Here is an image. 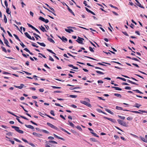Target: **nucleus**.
<instances>
[{
	"instance_id": "6e6552de",
	"label": "nucleus",
	"mask_w": 147,
	"mask_h": 147,
	"mask_svg": "<svg viewBox=\"0 0 147 147\" xmlns=\"http://www.w3.org/2000/svg\"><path fill=\"white\" fill-rule=\"evenodd\" d=\"M25 126L26 127L29 128L31 129H34V127L31 125H27L26 124H25Z\"/></svg>"
},
{
	"instance_id": "79ce46f5",
	"label": "nucleus",
	"mask_w": 147,
	"mask_h": 147,
	"mask_svg": "<svg viewBox=\"0 0 147 147\" xmlns=\"http://www.w3.org/2000/svg\"><path fill=\"white\" fill-rule=\"evenodd\" d=\"M32 46L33 47H36V48H38V46H36L35 45V43L34 42H32Z\"/></svg>"
},
{
	"instance_id": "412c9836",
	"label": "nucleus",
	"mask_w": 147,
	"mask_h": 147,
	"mask_svg": "<svg viewBox=\"0 0 147 147\" xmlns=\"http://www.w3.org/2000/svg\"><path fill=\"white\" fill-rule=\"evenodd\" d=\"M25 35L29 39H31V36L28 34L27 32H26L24 33Z\"/></svg>"
},
{
	"instance_id": "a19ab883",
	"label": "nucleus",
	"mask_w": 147,
	"mask_h": 147,
	"mask_svg": "<svg viewBox=\"0 0 147 147\" xmlns=\"http://www.w3.org/2000/svg\"><path fill=\"white\" fill-rule=\"evenodd\" d=\"M84 56L85 57H87V58H89L90 59H92V60H97L95 59H94V58H93L92 57H89V56Z\"/></svg>"
},
{
	"instance_id": "09e8293b",
	"label": "nucleus",
	"mask_w": 147,
	"mask_h": 147,
	"mask_svg": "<svg viewBox=\"0 0 147 147\" xmlns=\"http://www.w3.org/2000/svg\"><path fill=\"white\" fill-rule=\"evenodd\" d=\"M70 96L72 98H76L77 97V96L74 95H70Z\"/></svg>"
},
{
	"instance_id": "69168bd1",
	"label": "nucleus",
	"mask_w": 147,
	"mask_h": 147,
	"mask_svg": "<svg viewBox=\"0 0 147 147\" xmlns=\"http://www.w3.org/2000/svg\"><path fill=\"white\" fill-rule=\"evenodd\" d=\"M125 89L127 90H131V88L129 86H126L125 88Z\"/></svg>"
},
{
	"instance_id": "f03ea898",
	"label": "nucleus",
	"mask_w": 147,
	"mask_h": 147,
	"mask_svg": "<svg viewBox=\"0 0 147 147\" xmlns=\"http://www.w3.org/2000/svg\"><path fill=\"white\" fill-rule=\"evenodd\" d=\"M117 121L118 122V123L121 125L125 127L127 126V124L125 122L119 119H118Z\"/></svg>"
},
{
	"instance_id": "f8f14e48",
	"label": "nucleus",
	"mask_w": 147,
	"mask_h": 147,
	"mask_svg": "<svg viewBox=\"0 0 147 147\" xmlns=\"http://www.w3.org/2000/svg\"><path fill=\"white\" fill-rule=\"evenodd\" d=\"M65 4L67 7V9L68 10V11H69V12H70L71 13L73 14L74 15V12L72 11V10L71 9H70L69 8V7L65 3Z\"/></svg>"
},
{
	"instance_id": "aec40b11",
	"label": "nucleus",
	"mask_w": 147,
	"mask_h": 147,
	"mask_svg": "<svg viewBox=\"0 0 147 147\" xmlns=\"http://www.w3.org/2000/svg\"><path fill=\"white\" fill-rule=\"evenodd\" d=\"M4 43L6 45V46L8 47H10L8 45L9 42L7 40L4 41Z\"/></svg>"
},
{
	"instance_id": "ddd939ff",
	"label": "nucleus",
	"mask_w": 147,
	"mask_h": 147,
	"mask_svg": "<svg viewBox=\"0 0 147 147\" xmlns=\"http://www.w3.org/2000/svg\"><path fill=\"white\" fill-rule=\"evenodd\" d=\"M127 82H129L132 84L136 85H138V84L136 83L135 82H133L129 80H127Z\"/></svg>"
},
{
	"instance_id": "f257e3e1",
	"label": "nucleus",
	"mask_w": 147,
	"mask_h": 147,
	"mask_svg": "<svg viewBox=\"0 0 147 147\" xmlns=\"http://www.w3.org/2000/svg\"><path fill=\"white\" fill-rule=\"evenodd\" d=\"M11 127L13 128H14L15 130L18 132L22 134L24 133V131L22 130H20L19 129V127H18L12 126Z\"/></svg>"
},
{
	"instance_id": "e433bc0d",
	"label": "nucleus",
	"mask_w": 147,
	"mask_h": 147,
	"mask_svg": "<svg viewBox=\"0 0 147 147\" xmlns=\"http://www.w3.org/2000/svg\"><path fill=\"white\" fill-rule=\"evenodd\" d=\"M109 5L111 7H113V8H114L115 9H118V8L117 7H115V6H113V5H112V4H109Z\"/></svg>"
},
{
	"instance_id": "1a4fd4ad",
	"label": "nucleus",
	"mask_w": 147,
	"mask_h": 147,
	"mask_svg": "<svg viewBox=\"0 0 147 147\" xmlns=\"http://www.w3.org/2000/svg\"><path fill=\"white\" fill-rule=\"evenodd\" d=\"M24 85L23 84H20V86H17L16 85H14V86L16 88H18L20 89H22L24 86Z\"/></svg>"
},
{
	"instance_id": "4be33fe9",
	"label": "nucleus",
	"mask_w": 147,
	"mask_h": 147,
	"mask_svg": "<svg viewBox=\"0 0 147 147\" xmlns=\"http://www.w3.org/2000/svg\"><path fill=\"white\" fill-rule=\"evenodd\" d=\"M47 39L49 41H50L51 42L53 43H55V41L51 38H50L49 37H48L47 38Z\"/></svg>"
},
{
	"instance_id": "49530a36",
	"label": "nucleus",
	"mask_w": 147,
	"mask_h": 147,
	"mask_svg": "<svg viewBox=\"0 0 147 147\" xmlns=\"http://www.w3.org/2000/svg\"><path fill=\"white\" fill-rule=\"evenodd\" d=\"M13 140H15V141H16L17 142H20V143H21L22 142L21 141H20V140H19L17 138H13Z\"/></svg>"
},
{
	"instance_id": "bf43d9fd",
	"label": "nucleus",
	"mask_w": 147,
	"mask_h": 147,
	"mask_svg": "<svg viewBox=\"0 0 147 147\" xmlns=\"http://www.w3.org/2000/svg\"><path fill=\"white\" fill-rule=\"evenodd\" d=\"M22 140L24 142L28 144V142L26 140L24 139L23 138H22Z\"/></svg>"
},
{
	"instance_id": "3c124183",
	"label": "nucleus",
	"mask_w": 147,
	"mask_h": 147,
	"mask_svg": "<svg viewBox=\"0 0 147 147\" xmlns=\"http://www.w3.org/2000/svg\"><path fill=\"white\" fill-rule=\"evenodd\" d=\"M131 59L132 60L140 62V61H139V60L138 59H137L136 58H135L134 57H133V58H132Z\"/></svg>"
},
{
	"instance_id": "052dcab7",
	"label": "nucleus",
	"mask_w": 147,
	"mask_h": 147,
	"mask_svg": "<svg viewBox=\"0 0 147 147\" xmlns=\"http://www.w3.org/2000/svg\"><path fill=\"white\" fill-rule=\"evenodd\" d=\"M67 28H71L75 30H76V28L74 27H71V26H69L67 27Z\"/></svg>"
},
{
	"instance_id": "6ab92c4d",
	"label": "nucleus",
	"mask_w": 147,
	"mask_h": 147,
	"mask_svg": "<svg viewBox=\"0 0 147 147\" xmlns=\"http://www.w3.org/2000/svg\"><path fill=\"white\" fill-rule=\"evenodd\" d=\"M112 88H114L115 90H121L122 89L121 88H120L118 87H114V86H112Z\"/></svg>"
},
{
	"instance_id": "58836bf2",
	"label": "nucleus",
	"mask_w": 147,
	"mask_h": 147,
	"mask_svg": "<svg viewBox=\"0 0 147 147\" xmlns=\"http://www.w3.org/2000/svg\"><path fill=\"white\" fill-rule=\"evenodd\" d=\"M38 19H39V20H41L42 21H43V22L45 20V19L44 18H43L41 16H40L39 17Z\"/></svg>"
},
{
	"instance_id": "2eb2a0df",
	"label": "nucleus",
	"mask_w": 147,
	"mask_h": 147,
	"mask_svg": "<svg viewBox=\"0 0 147 147\" xmlns=\"http://www.w3.org/2000/svg\"><path fill=\"white\" fill-rule=\"evenodd\" d=\"M65 30L67 32H68V33H71V32H74V30L71 29H65Z\"/></svg>"
},
{
	"instance_id": "864d4df0",
	"label": "nucleus",
	"mask_w": 147,
	"mask_h": 147,
	"mask_svg": "<svg viewBox=\"0 0 147 147\" xmlns=\"http://www.w3.org/2000/svg\"><path fill=\"white\" fill-rule=\"evenodd\" d=\"M89 49L90 51H91V52L92 53H94V51L93 49L90 47H89Z\"/></svg>"
},
{
	"instance_id": "c85d7f7f",
	"label": "nucleus",
	"mask_w": 147,
	"mask_h": 147,
	"mask_svg": "<svg viewBox=\"0 0 147 147\" xmlns=\"http://www.w3.org/2000/svg\"><path fill=\"white\" fill-rule=\"evenodd\" d=\"M43 7L45 8V9H47L48 11H49V12H51V13H52L55 16H56V14L55 13H53V12L52 11H51L50 10H49V9L45 7L44 6H43Z\"/></svg>"
},
{
	"instance_id": "9d476101",
	"label": "nucleus",
	"mask_w": 147,
	"mask_h": 147,
	"mask_svg": "<svg viewBox=\"0 0 147 147\" xmlns=\"http://www.w3.org/2000/svg\"><path fill=\"white\" fill-rule=\"evenodd\" d=\"M85 8L86 10V11L88 12L89 13H92V14L93 15H95V14L93 12H92V11H91V10H90L87 8L86 7H85Z\"/></svg>"
},
{
	"instance_id": "6e6d98bb",
	"label": "nucleus",
	"mask_w": 147,
	"mask_h": 147,
	"mask_svg": "<svg viewBox=\"0 0 147 147\" xmlns=\"http://www.w3.org/2000/svg\"><path fill=\"white\" fill-rule=\"evenodd\" d=\"M49 60H50L52 61H54V59L50 56H49Z\"/></svg>"
},
{
	"instance_id": "0eeeda50",
	"label": "nucleus",
	"mask_w": 147,
	"mask_h": 147,
	"mask_svg": "<svg viewBox=\"0 0 147 147\" xmlns=\"http://www.w3.org/2000/svg\"><path fill=\"white\" fill-rule=\"evenodd\" d=\"M32 134L35 136H36L37 137H40V136H42V134H38L35 132H33L32 133Z\"/></svg>"
},
{
	"instance_id": "4d7b16f0",
	"label": "nucleus",
	"mask_w": 147,
	"mask_h": 147,
	"mask_svg": "<svg viewBox=\"0 0 147 147\" xmlns=\"http://www.w3.org/2000/svg\"><path fill=\"white\" fill-rule=\"evenodd\" d=\"M118 117L120 119H123V120H124L125 119V117H122V116H119V115H118Z\"/></svg>"
},
{
	"instance_id": "423d86ee",
	"label": "nucleus",
	"mask_w": 147,
	"mask_h": 147,
	"mask_svg": "<svg viewBox=\"0 0 147 147\" xmlns=\"http://www.w3.org/2000/svg\"><path fill=\"white\" fill-rule=\"evenodd\" d=\"M104 118L105 119H107L111 121L113 123H117V121L115 119H112L111 118H108V117H104Z\"/></svg>"
},
{
	"instance_id": "f3484780",
	"label": "nucleus",
	"mask_w": 147,
	"mask_h": 147,
	"mask_svg": "<svg viewBox=\"0 0 147 147\" xmlns=\"http://www.w3.org/2000/svg\"><path fill=\"white\" fill-rule=\"evenodd\" d=\"M105 111L112 115H113L114 114L112 112L107 109H105Z\"/></svg>"
},
{
	"instance_id": "5701e85b",
	"label": "nucleus",
	"mask_w": 147,
	"mask_h": 147,
	"mask_svg": "<svg viewBox=\"0 0 147 147\" xmlns=\"http://www.w3.org/2000/svg\"><path fill=\"white\" fill-rule=\"evenodd\" d=\"M37 43L39 44V45H40V46L45 47L46 46V45L43 42L42 43H40L39 42H37Z\"/></svg>"
},
{
	"instance_id": "a18cd8bd",
	"label": "nucleus",
	"mask_w": 147,
	"mask_h": 147,
	"mask_svg": "<svg viewBox=\"0 0 147 147\" xmlns=\"http://www.w3.org/2000/svg\"><path fill=\"white\" fill-rule=\"evenodd\" d=\"M33 35L34 36L35 38L36 37H39V38H41L40 37V36L39 35H38L36 34L35 33H33Z\"/></svg>"
},
{
	"instance_id": "338daca9",
	"label": "nucleus",
	"mask_w": 147,
	"mask_h": 147,
	"mask_svg": "<svg viewBox=\"0 0 147 147\" xmlns=\"http://www.w3.org/2000/svg\"><path fill=\"white\" fill-rule=\"evenodd\" d=\"M51 114L53 116H55V115L54 114V111L53 110H51L50 111Z\"/></svg>"
},
{
	"instance_id": "603ef678",
	"label": "nucleus",
	"mask_w": 147,
	"mask_h": 147,
	"mask_svg": "<svg viewBox=\"0 0 147 147\" xmlns=\"http://www.w3.org/2000/svg\"><path fill=\"white\" fill-rule=\"evenodd\" d=\"M130 112H133V113H140L141 114V113L139 112H138V111H130Z\"/></svg>"
},
{
	"instance_id": "dca6fc26",
	"label": "nucleus",
	"mask_w": 147,
	"mask_h": 147,
	"mask_svg": "<svg viewBox=\"0 0 147 147\" xmlns=\"http://www.w3.org/2000/svg\"><path fill=\"white\" fill-rule=\"evenodd\" d=\"M24 50L26 51V52L29 53L30 54L32 55H33V53L30 52V51L27 48H25L24 49Z\"/></svg>"
},
{
	"instance_id": "8fccbe9b",
	"label": "nucleus",
	"mask_w": 147,
	"mask_h": 147,
	"mask_svg": "<svg viewBox=\"0 0 147 147\" xmlns=\"http://www.w3.org/2000/svg\"><path fill=\"white\" fill-rule=\"evenodd\" d=\"M22 55L25 57V58H27V56H29V55L28 54H27V55H26L25 54H24L23 53H22Z\"/></svg>"
},
{
	"instance_id": "473e14b6",
	"label": "nucleus",
	"mask_w": 147,
	"mask_h": 147,
	"mask_svg": "<svg viewBox=\"0 0 147 147\" xmlns=\"http://www.w3.org/2000/svg\"><path fill=\"white\" fill-rule=\"evenodd\" d=\"M114 95L118 97H120L121 98V95L119 94L115 93L114 94Z\"/></svg>"
},
{
	"instance_id": "de8ad7c7",
	"label": "nucleus",
	"mask_w": 147,
	"mask_h": 147,
	"mask_svg": "<svg viewBox=\"0 0 147 147\" xmlns=\"http://www.w3.org/2000/svg\"><path fill=\"white\" fill-rule=\"evenodd\" d=\"M96 72L97 73H98V74H104V73L103 72H102L101 71H96Z\"/></svg>"
},
{
	"instance_id": "b1692460",
	"label": "nucleus",
	"mask_w": 147,
	"mask_h": 147,
	"mask_svg": "<svg viewBox=\"0 0 147 147\" xmlns=\"http://www.w3.org/2000/svg\"><path fill=\"white\" fill-rule=\"evenodd\" d=\"M140 138L143 141L146 143H147V140H146L144 138H143L142 136H140Z\"/></svg>"
},
{
	"instance_id": "ea45409f",
	"label": "nucleus",
	"mask_w": 147,
	"mask_h": 147,
	"mask_svg": "<svg viewBox=\"0 0 147 147\" xmlns=\"http://www.w3.org/2000/svg\"><path fill=\"white\" fill-rule=\"evenodd\" d=\"M41 130L42 132L46 134H49V132L48 131H47L45 130L42 129Z\"/></svg>"
},
{
	"instance_id": "680f3d73",
	"label": "nucleus",
	"mask_w": 147,
	"mask_h": 147,
	"mask_svg": "<svg viewBox=\"0 0 147 147\" xmlns=\"http://www.w3.org/2000/svg\"><path fill=\"white\" fill-rule=\"evenodd\" d=\"M20 44L23 48H24L25 47V46L22 42H21V43H20Z\"/></svg>"
},
{
	"instance_id": "39448f33",
	"label": "nucleus",
	"mask_w": 147,
	"mask_h": 147,
	"mask_svg": "<svg viewBox=\"0 0 147 147\" xmlns=\"http://www.w3.org/2000/svg\"><path fill=\"white\" fill-rule=\"evenodd\" d=\"M47 124L49 126V127H51V128H53L54 129H56L57 130H58V128L57 127L55 126L54 125H53V124H51L50 123L48 122L47 123Z\"/></svg>"
},
{
	"instance_id": "5fc2aeb1",
	"label": "nucleus",
	"mask_w": 147,
	"mask_h": 147,
	"mask_svg": "<svg viewBox=\"0 0 147 147\" xmlns=\"http://www.w3.org/2000/svg\"><path fill=\"white\" fill-rule=\"evenodd\" d=\"M130 135H131L133 136L134 137H135V138H138V136H137L133 134H131Z\"/></svg>"
},
{
	"instance_id": "a878e982",
	"label": "nucleus",
	"mask_w": 147,
	"mask_h": 147,
	"mask_svg": "<svg viewBox=\"0 0 147 147\" xmlns=\"http://www.w3.org/2000/svg\"><path fill=\"white\" fill-rule=\"evenodd\" d=\"M141 106V105L137 103H136L135 104V105L134 107H136L137 108H139L140 106Z\"/></svg>"
},
{
	"instance_id": "4c0bfd02",
	"label": "nucleus",
	"mask_w": 147,
	"mask_h": 147,
	"mask_svg": "<svg viewBox=\"0 0 147 147\" xmlns=\"http://www.w3.org/2000/svg\"><path fill=\"white\" fill-rule=\"evenodd\" d=\"M47 51H48L49 52H50V53L55 55V54L53 52V51L49 49H47Z\"/></svg>"
},
{
	"instance_id": "bb28decb",
	"label": "nucleus",
	"mask_w": 147,
	"mask_h": 147,
	"mask_svg": "<svg viewBox=\"0 0 147 147\" xmlns=\"http://www.w3.org/2000/svg\"><path fill=\"white\" fill-rule=\"evenodd\" d=\"M13 35L17 40L20 42H21L18 36L16 35L15 34H14Z\"/></svg>"
},
{
	"instance_id": "c756f323",
	"label": "nucleus",
	"mask_w": 147,
	"mask_h": 147,
	"mask_svg": "<svg viewBox=\"0 0 147 147\" xmlns=\"http://www.w3.org/2000/svg\"><path fill=\"white\" fill-rule=\"evenodd\" d=\"M4 20L5 23L7 22V19L6 16L5 15H4Z\"/></svg>"
},
{
	"instance_id": "774afa93",
	"label": "nucleus",
	"mask_w": 147,
	"mask_h": 147,
	"mask_svg": "<svg viewBox=\"0 0 147 147\" xmlns=\"http://www.w3.org/2000/svg\"><path fill=\"white\" fill-rule=\"evenodd\" d=\"M122 32L126 36H129V35L128 34H127V33L126 32H123L122 31Z\"/></svg>"
},
{
	"instance_id": "9b49d317",
	"label": "nucleus",
	"mask_w": 147,
	"mask_h": 147,
	"mask_svg": "<svg viewBox=\"0 0 147 147\" xmlns=\"http://www.w3.org/2000/svg\"><path fill=\"white\" fill-rule=\"evenodd\" d=\"M53 135H54V136L56 138H57L58 139H61V140H62L63 141H64L65 140L63 138H61V137L57 136L55 134H53Z\"/></svg>"
},
{
	"instance_id": "e2e57ef3",
	"label": "nucleus",
	"mask_w": 147,
	"mask_h": 147,
	"mask_svg": "<svg viewBox=\"0 0 147 147\" xmlns=\"http://www.w3.org/2000/svg\"><path fill=\"white\" fill-rule=\"evenodd\" d=\"M132 119H133V118L131 117H128L127 118V120H129V121L131 120Z\"/></svg>"
},
{
	"instance_id": "c03bdc74",
	"label": "nucleus",
	"mask_w": 147,
	"mask_h": 147,
	"mask_svg": "<svg viewBox=\"0 0 147 147\" xmlns=\"http://www.w3.org/2000/svg\"><path fill=\"white\" fill-rule=\"evenodd\" d=\"M4 3H5V5L6 6V8L8 7V4L7 3V1L6 0L5 1Z\"/></svg>"
},
{
	"instance_id": "a211bd4d",
	"label": "nucleus",
	"mask_w": 147,
	"mask_h": 147,
	"mask_svg": "<svg viewBox=\"0 0 147 147\" xmlns=\"http://www.w3.org/2000/svg\"><path fill=\"white\" fill-rule=\"evenodd\" d=\"M61 40L64 42H67V38L64 36H62Z\"/></svg>"
},
{
	"instance_id": "cd10ccee",
	"label": "nucleus",
	"mask_w": 147,
	"mask_h": 147,
	"mask_svg": "<svg viewBox=\"0 0 147 147\" xmlns=\"http://www.w3.org/2000/svg\"><path fill=\"white\" fill-rule=\"evenodd\" d=\"M6 12L8 14H10L11 12L9 11V8L8 7L6 8Z\"/></svg>"
},
{
	"instance_id": "f704fd0d",
	"label": "nucleus",
	"mask_w": 147,
	"mask_h": 147,
	"mask_svg": "<svg viewBox=\"0 0 147 147\" xmlns=\"http://www.w3.org/2000/svg\"><path fill=\"white\" fill-rule=\"evenodd\" d=\"M68 122H69L70 126L73 127H75L74 125L70 121H68Z\"/></svg>"
},
{
	"instance_id": "0e129e2a",
	"label": "nucleus",
	"mask_w": 147,
	"mask_h": 147,
	"mask_svg": "<svg viewBox=\"0 0 147 147\" xmlns=\"http://www.w3.org/2000/svg\"><path fill=\"white\" fill-rule=\"evenodd\" d=\"M134 75L136 76L142 78V79H144V78L143 77H142V76H141L139 74H135Z\"/></svg>"
},
{
	"instance_id": "13d9d810",
	"label": "nucleus",
	"mask_w": 147,
	"mask_h": 147,
	"mask_svg": "<svg viewBox=\"0 0 147 147\" xmlns=\"http://www.w3.org/2000/svg\"><path fill=\"white\" fill-rule=\"evenodd\" d=\"M20 116L23 119H26V120H29L28 119H27V118H26V117L24 116H22V115H20Z\"/></svg>"
},
{
	"instance_id": "72a5a7b5",
	"label": "nucleus",
	"mask_w": 147,
	"mask_h": 147,
	"mask_svg": "<svg viewBox=\"0 0 147 147\" xmlns=\"http://www.w3.org/2000/svg\"><path fill=\"white\" fill-rule=\"evenodd\" d=\"M116 109L118 110H123V108L122 107L117 106L116 107Z\"/></svg>"
},
{
	"instance_id": "2f4dec72",
	"label": "nucleus",
	"mask_w": 147,
	"mask_h": 147,
	"mask_svg": "<svg viewBox=\"0 0 147 147\" xmlns=\"http://www.w3.org/2000/svg\"><path fill=\"white\" fill-rule=\"evenodd\" d=\"M1 48L2 49L3 51H4L5 53H7V51L5 47L3 46H1Z\"/></svg>"
},
{
	"instance_id": "393cba45",
	"label": "nucleus",
	"mask_w": 147,
	"mask_h": 147,
	"mask_svg": "<svg viewBox=\"0 0 147 147\" xmlns=\"http://www.w3.org/2000/svg\"><path fill=\"white\" fill-rule=\"evenodd\" d=\"M138 3H137L136 4V5H138V6L139 7H140L141 8H143V9H144V6H142L141 5V4L139 3V2H138Z\"/></svg>"
},
{
	"instance_id": "c9c22d12",
	"label": "nucleus",
	"mask_w": 147,
	"mask_h": 147,
	"mask_svg": "<svg viewBox=\"0 0 147 147\" xmlns=\"http://www.w3.org/2000/svg\"><path fill=\"white\" fill-rule=\"evenodd\" d=\"M133 91H135L136 92L140 93V94H143V93L142 92H141V91H140L138 90H133Z\"/></svg>"
},
{
	"instance_id": "20e7f679",
	"label": "nucleus",
	"mask_w": 147,
	"mask_h": 147,
	"mask_svg": "<svg viewBox=\"0 0 147 147\" xmlns=\"http://www.w3.org/2000/svg\"><path fill=\"white\" fill-rule=\"evenodd\" d=\"M80 102L90 107H91V105L89 102H88L85 101L81 100L80 101Z\"/></svg>"
},
{
	"instance_id": "37998d69",
	"label": "nucleus",
	"mask_w": 147,
	"mask_h": 147,
	"mask_svg": "<svg viewBox=\"0 0 147 147\" xmlns=\"http://www.w3.org/2000/svg\"><path fill=\"white\" fill-rule=\"evenodd\" d=\"M90 132L92 134H93L94 136L97 137L98 138L99 137V136H98L96 133L92 132Z\"/></svg>"
},
{
	"instance_id": "7c9ffc66",
	"label": "nucleus",
	"mask_w": 147,
	"mask_h": 147,
	"mask_svg": "<svg viewBox=\"0 0 147 147\" xmlns=\"http://www.w3.org/2000/svg\"><path fill=\"white\" fill-rule=\"evenodd\" d=\"M76 127L80 131H82V129L80 126L77 125V126H76Z\"/></svg>"
},
{
	"instance_id": "7ed1b4c3",
	"label": "nucleus",
	"mask_w": 147,
	"mask_h": 147,
	"mask_svg": "<svg viewBox=\"0 0 147 147\" xmlns=\"http://www.w3.org/2000/svg\"><path fill=\"white\" fill-rule=\"evenodd\" d=\"M84 40V38L78 37L76 41L79 44H84V43L83 42V40Z\"/></svg>"
},
{
	"instance_id": "4468645a",
	"label": "nucleus",
	"mask_w": 147,
	"mask_h": 147,
	"mask_svg": "<svg viewBox=\"0 0 147 147\" xmlns=\"http://www.w3.org/2000/svg\"><path fill=\"white\" fill-rule=\"evenodd\" d=\"M39 28L43 32H47L45 28L44 27H43L42 26H41L40 27H39Z\"/></svg>"
}]
</instances>
